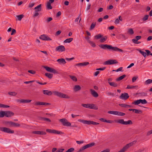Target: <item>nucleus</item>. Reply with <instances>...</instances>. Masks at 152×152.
<instances>
[{"mask_svg": "<svg viewBox=\"0 0 152 152\" xmlns=\"http://www.w3.org/2000/svg\"><path fill=\"white\" fill-rule=\"evenodd\" d=\"M99 46L102 48L104 49L111 50L112 51H118L122 52L123 51L117 47H113L111 45L107 44H101L99 45Z\"/></svg>", "mask_w": 152, "mask_h": 152, "instance_id": "1", "label": "nucleus"}, {"mask_svg": "<svg viewBox=\"0 0 152 152\" xmlns=\"http://www.w3.org/2000/svg\"><path fill=\"white\" fill-rule=\"evenodd\" d=\"M78 121L82 122L84 124L88 125L92 124L95 125L99 124V123L94 122L92 121H87L84 120L79 119Z\"/></svg>", "mask_w": 152, "mask_h": 152, "instance_id": "2", "label": "nucleus"}, {"mask_svg": "<svg viewBox=\"0 0 152 152\" xmlns=\"http://www.w3.org/2000/svg\"><path fill=\"white\" fill-rule=\"evenodd\" d=\"M81 106L87 108L93 109L96 110L98 109L97 107L95 105L93 104H81Z\"/></svg>", "mask_w": 152, "mask_h": 152, "instance_id": "3", "label": "nucleus"}, {"mask_svg": "<svg viewBox=\"0 0 152 152\" xmlns=\"http://www.w3.org/2000/svg\"><path fill=\"white\" fill-rule=\"evenodd\" d=\"M54 94L59 97L69 99V97L66 94L59 92L58 91H55L53 92Z\"/></svg>", "mask_w": 152, "mask_h": 152, "instance_id": "4", "label": "nucleus"}, {"mask_svg": "<svg viewBox=\"0 0 152 152\" xmlns=\"http://www.w3.org/2000/svg\"><path fill=\"white\" fill-rule=\"evenodd\" d=\"M44 68L47 70L48 72L53 73L54 74H60V73L58 71L55 69L53 68H50L47 66H44Z\"/></svg>", "mask_w": 152, "mask_h": 152, "instance_id": "5", "label": "nucleus"}, {"mask_svg": "<svg viewBox=\"0 0 152 152\" xmlns=\"http://www.w3.org/2000/svg\"><path fill=\"white\" fill-rule=\"evenodd\" d=\"M95 144V143L94 142H92L88 144L81 148L77 152H83V151L85 149L91 147L94 145Z\"/></svg>", "mask_w": 152, "mask_h": 152, "instance_id": "6", "label": "nucleus"}, {"mask_svg": "<svg viewBox=\"0 0 152 152\" xmlns=\"http://www.w3.org/2000/svg\"><path fill=\"white\" fill-rule=\"evenodd\" d=\"M0 131L4 132L9 133L13 134L14 133V131L11 130L10 129L5 127H2L0 128Z\"/></svg>", "mask_w": 152, "mask_h": 152, "instance_id": "7", "label": "nucleus"}, {"mask_svg": "<svg viewBox=\"0 0 152 152\" xmlns=\"http://www.w3.org/2000/svg\"><path fill=\"white\" fill-rule=\"evenodd\" d=\"M59 121L64 126H69L71 125V124L69 122H68L66 118L61 119H59Z\"/></svg>", "mask_w": 152, "mask_h": 152, "instance_id": "8", "label": "nucleus"}, {"mask_svg": "<svg viewBox=\"0 0 152 152\" xmlns=\"http://www.w3.org/2000/svg\"><path fill=\"white\" fill-rule=\"evenodd\" d=\"M118 62L115 60H110L106 61L104 63V65H111L115 64H117Z\"/></svg>", "mask_w": 152, "mask_h": 152, "instance_id": "9", "label": "nucleus"}, {"mask_svg": "<svg viewBox=\"0 0 152 152\" xmlns=\"http://www.w3.org/2000/svg\"><path fill=\"white\" fill-rule=\"evenodd\" d=\"M7 124H8L10 127H18L20 126V124L12 121H7Z\"/></svg>", "mask_w": 152, "mask_h": 152, "instance_id": "10", "label": "nucleus"}, {"mask_svg": "<svg viewBox=\"0 0 152 152\" xmlns=\"http://www.w3.org/2000/svg\"><path fill=\"white\" fill-rule=\"evenodd\" d=\"M39 38L43 40L49 41L52 40L50 38L45 34H43L41 35L39 37Z\"/></svg>", "mask_w": 152, "mask_h": 152, "instance_id": "11", "label": "nucleus"}, {"mask_svg": "<svg viewBox=\"0 0 152 152\" xmlns=\"http://www.w3.org/2000/svg\"><path fill=\"white\" fill-rule=\"evenodd\" d=\"M65 50L66 49L62 45L57 47L56 48V51L61 52L65 51Z\"/></svg>", "mask_w": 152, "mask_h": 152, "instance_id": "12", "label": "nucleus"}, {"mask_svg": "<svg viewBox=\"0 0 152 152\" xmlns=\"http://www.w3.org/2000/svg\"><path fill=\"white\" fill-rule=\"evenodd\" d=\"M129 97L128 94L126 93H122L120 96L119 98L121 99L126 100L128 99Z\"/></svg>", "mask_w": 152, "mask_h": 152, "instance_id": "13", "label": "nucleus"}, {"mask_svg": "<svg viewBox=\"0 0 152 152\" xmlns=\"http://www.w3.org/2000/svg\"><path fill=\"white\" fill-rule=\"evenodd\" d=\"M4 115V116L7 117H10L13 116L14 114L13 112L10 111H5Z\"/></svg>", "mask_w": 152, "mask_h": 152, "instance_id": "14", "label": "nucleus"}, {"mask_svg": "<svg viewBox=\"0 0 152 152\" xmlns=\"http://www.w3.org/2000/svg\"><path fill=\"white\" fill-rule=\"evenodd\" d=\"M57 61L60 64L64 65L66 63L65 60L63 58H59L57 60Z\"/></svg>", "mask_w": 152, "mask_h": 152, "instance_id": "15", "label": "nucleus"}, {"mask_svg": "<svg viewBox=\"0 0 152 152\" xmlns=\"http://www.w3.org/2000/svg\"><path fill=\"white\" fill-rule=\"evenodd\" d=\"M49 103L46 102H37L35 103V105H47L49 104Z\"/></svg>", "mask_w": 152, "mask_h": 152, "instance_id": "16", "label": "nucleus"}, {"mask_svg": "<svg viewBox=\"0 0 152 152\" xmlns=\"http://www.w3.org/2000/svg\"><path fill=\"white\" fill-rule=\"evenodd\" d=\"M32 133L34 134H40V135H45L46 133L45 132L41 131H34L32 132Z\"/></svg>", "mask_w": 152, "mask_h": 152, "instance_id": "17", "label": "nucleus"}, {"mask_svg": "<svg viewBox=\"0 0 152 152\" xmlns=\"http://www.w3.org/2000/svg\"><path fill=\"white\" fill-rule=\"evenodd\" d=\"M90 91L91 94L94 97H97L99 95L98 93L94 90L92 89H91Z\"/></svg>", "mask_w": 152, "mask_h": 152, "instance_id": "18", "label": "nucleus"}, {"mask_svg": "<svg viewBox=\"0 0 152 152\" xmlns=\"http://www.w3.org/2000/svg\"><path fill=\"white\" fill-rule=\"evenodd\" d=\"M35 12L40 11L42 10L41 4H40L34 8Z\"/></svg>", "mask_w": 152, "mask_h": 152, "instance_id": "19", "label": "nucleus"}, {"mask_svg": "<svg viewBox=\"0 0 152 152\" xmlns=\"http://www.w3.org/2000/svg\"><path fill=\"white\" fill-rule=\"evenodd\" d=\"M43 92L44 94H46L48 96L51 95L52 94V92L48 90H44L43 91Z\"/></svg>", "mask_w": 152, "mask_h": 152, "instance_id": "20", "label": "nucleus"}, {"mask_svg": "<svg viewBox=\"0 0 152 152\" xmlns=\"http://www.w3.org/2000/svg\"><path fill=\"white\" fill-rule=\"evenodd\" d=\"M141 38L140 36H137L135 37L136 39H133L132 40V41L134 43H136L138 40L140 39Z\"/></svg>", "mask_w": 152, "mask_h": 152, "instance_id": "21", "label": "nucleus"}, {"mask_svg": "<svg viewBox=\"0 0 152 152\" xmlns=\"http://www.w3.org/2000/svg\"><path fill=\"white\" fill-rule=\"evenodd\" d=\"M73 89L75 91H77L81 89V87L79 85H75L73 88Z\"/></svg>", "mask_w": 152, "mask_h": 152, "instance_id": "22", "label": "nucleus"}, {"mask_svg": "<svg viewBox=\"0 0 152 152\" xmlns=\"http://www.w3.org/2000/svg\"><path fill=\"white\" fill-rule=\"evenodd\" d=\"M52 132L53 134H63V133L62 132L57 130L55 129H53Z\"/></svg>", "mask_w": 152, "mask_h": 152, "instance_id": "23", "label": "nucleus"}, {"mask_svg": "<svg viewBox=\"0 0 152 152\" xmlns=\"http://www.w3.org/2000/svg\"><path fill=\"white\" fill-rule=\"evenodd\" d=\"M138 88V86H130L128 85L126 87V89H132V88H136L137 89Z\"/></svg>", "mask_w": 152, "mask_h": 152, "instance_id": "24", "label": "nucleus"}, {"mask_svg": "<svg viewBox=\"0 0 152 152\" xmlns=\"http://www.w3.org/2000/svg\"><path fill=\"white\" fill-rule=\"evenodd\" d=\"M140 103V99L137 100L132 103V104L138 105Z\"/></svg>", "mask_w": 152, "mask_h": 152, "instance_id": "25", "label": "nucleus"}, {"mask_svg": "<svg viewBox=\"0 0 152 152\" xmlns=\"http://www.w3.org/2000/svg\"><path fill=\"white\" fill-rule=\"evenodd\" d=\"M102 36L101 34H99L94 36V38L96 39H101L102 37Z\"/></svg>", "mask_w": 152, "mask_h": 152, "instance_id": "26", "label": "nucleus"}, {"mask_svg": "<svg viewBox=\"0 0 152 152\" xmlns=\"http://www.w3.org/2000/svg\"><path fill=\"white\" fill-rule=\"evenodd\" d=\"M126 77V75H123L122 76L118 77L117 79H116V81H120L123 78H124L125 77Z\"/></svg>", "mask_w": 152, "mask_h": 152, "instance_id": "27", "label": "nucleus"}, {"mask_svg": "<svg viewBox=\"0 0 152 152\" xmlns=\"http://www.w3.org/2000/svg\"><path fill=\"white\" fill-rule=\"evenodd\" d=\"M24 15H17L16 19V20H21L23 18Z\"/></svg>", "mask_w": 152, "mask_h": 152, "instance_id": "28", "label": "nucleus"}, {"mask_svg": "<svg viewBox=\"0 0 152 152\" xmlns=\"http://www.w3.org/2000/svg\"><path fill=\"white\" fill-rule=\"evenodd\" d=\"M45 75L50 79L53 77V75L48 73H46L45 74Z\"/></svg>", "mask_w": 152, "mask_h": 152, "instance_id": "29", "label": "nucleus"}, {"mask_svg": "<svg viewBox=\"0 0 152 152\" xmlns=\"http://www.w3.org/2000/svg\"><path fill=\"white\" fill-rule=\"evenodd\" d=\"M73 39L72 38L67 39L65 40L64 42L65 43H70L73 40Z\"/></svg>", "mask_w": 152, "mask_h": 152, "instance_id": "30", "label": "nucleus"}, {"mask_svg": "<svg viewBox=\"0 0 152 152\" xmlns=\"http://www.w3.org/2000/svg\"><path fill=\"white\" fill-rule=\"evenodd\" d=\"M137 50L145 58L146 57V53L145 52L139 49Z\"/></svg>", "mask_w": 152, "mask_h": 152, "instance_id": "31", "label": "nucleus"}, {"mask_svg": "<svg viewBox=\"0 0 152 152\" xmlns=\"http://www.w3.org/2000/svg\"><path fill=\"white\" fill-rule=\"evenodd\" d=\"M137 94L139 95V96H146L147 95V93L144 92L139 93Z\"/></svg>", "mask_w": 152, "mask_h": 152, "instance_id": "32", "label": "nucleus"}, {"mask_svg": "<svg viewBox=\"0 0 152 152\" xmlns=\"http://www.w3.org/2000/svg\"><path fill=\"white\" fill-rule=\"evenodd\" d=\"M96 22H93L91 23L90 28V30L93 29L95 27L96 25Z\"/></svg>", "mask_w": 152, "mask_h": 152, "instance_id": "33", "label": "nucleus"}, {"mask_svg": "<svg viewBox=\"0 0 152 152\" xmlns=\"http://www.w3.org/2000/svg\"><path fill=\"white\" fill-rule=\"evenodd\" d=\"M128 33L130 35H132L134 33V31L132 28H129L128 30Z\"/></svg>", "mask_w": 152, "mask_h": 152, "instance_id": "34", "label": "nucleus"}, {"mask_svg": "<svg viewBox=\"0 0 152 152\" xmlns=\"http://www.w3.org/2000/svg\"><path fill=\"white\" fill-rule=\"evenodd\" d=\"M109 84L110 86L114 87H116L118 86V85L117 83L114 82L109 83Z\"/></svg>", "mask_w": 152, "mask_h": 152, "instance_id": "35", "label": "nucleus"}, {"mask_svg": "<svg viewBox=\"0 0 152 152\" xmlns=\"http://www.w3.org/2000/svg\"><path fill=\"white\" fill-rule=\"evenodd\" d=\"M31 100L29 99H22L21 102L22 103H28L31 102Z\"/></svg>", "mask_w": 152, "mask_h": 152, "instance_id": "36", "label": "nucleus"}, {"mask_svg": "<svg viewBox=\"0 0 152 152\" xmlns=\"http://www.w3.org/2000/svg\"><path fill=\"white\" fill-rule=\"evenodd\" d=\"M117 112L118 111H110L108 112V113L111 114L117 115Z\"/></svg>", "mask_w": 152, "mask_h": 152, "instance_id": "37", "label": "nucleus"}, {"mask_svg": "<svg viewBox=\"0 0 152 152\" xmlns=\"http://www.w3.org/2000/svg\"><path fill=\"white\" fill-rule=\"evenodd\" d=\"M124 121L123 119H122L117 120L116 121V122L118 123L124 125Z\"/></svg>", "mask_w": 152, "mask_h": 152, "instance_id": "38", "label": "nucleus"}, {"mask_svg": "<svg viewBox=\"0 0 152 152\" xmlns=\"http://www.w3.org/2000/svg\"><path fill=\"white\" fill-rule=\"evenodd\" d=\"M107 37L106 36L100 39V42H103L107 40Z\"/></svg>", "mask_w": 152, "mask_h": 152, "instance_id": "39", "label": "nucleus"}, {"mask_svg": "<svg viewBox=\"0 0 152 152\" xmlns=\"http://www.w3.org/2000/svg\"><path fill=\"white\" fill-rule=\"evenodd\" d=\"M10 107L9 106L0 103V108H7V107Z\"/></svg>", "mask_w": 152, "mask_h": 152, "instance_id": "40", "label": "nucleus"}, {"mask_svg": "<svg viewBox=\"0 0 152 152\" xmlns=\"http://www.w3.org/2000/svg\"><path fill=\"white\" fill-rule=\"evenodd\" d=\"M69 76L70 78L71 79L75 81H77V78L75 76L72 75H69Z\"/></svg>", "mask_w": 152, "mask_h": 152, "instance_id": "41", "label": "nucleus"}, {"mask_svg": "<svg viewBox=\"0 0 152 152\" xmlns=\"http://www.w3.org/2000/svg\"><path fill=\"white\" fill-rule=\"evenodd\" d=\"M47 8L48 10L51 9H52V7L51 5V4L49 2L47 3Z\"/></svg>", "mask_w": 152, "mask_h": 152, "instance_id": "42", "label": "nucleus"}, {"mask_svg": "<svg viewBox=\"0 0 152 152\" xmlns=\"http://www.w3.org/2000/svg\"><path fill=\"white\" fill-rule=\"evenodd\" d=\"M93 47H95L96 45V44L92 41H89V42H88Z\"/></svg>", "mask_w": 152, "mask_h": 152, "instance_id": "43", "label": "nucleus"}, {"mask_svg": "<svg viewBox=\"0 0 152 152\" xmlns=\"http://www.w3.org/2000/svg\"><path fill=\"white\" fill-rule=\"evenodd\" d=\"M125 113L121 112L118 111L117 113V115L119 116H123L125 115Z\"/></svg>", "mask_w": 152, "mask_h": 152, "instance_id": "44", "label": "nucleus"}, {"mask_svg": "<svg viewBox=\"0 0 152 152\" xmlns=\"http://www.w3.org/2000/svg\"><path fill=\"white\" fill-rule=\"evenodd\" d=\"M152 83V80L149 79L146 80L145 83L147 84H148L151 83Z\"/></svg>", "mask_w": 152, "mask_h": 152, "instance_id": "45", "label": "nucleus"}, {"mask_svg": "<svg viewBox=\"0 0 152 152\" xmlns=\"http://www.w3.org/2000/svg\"><path fill=\"white\" fill-rule=\"evenodd\" d=\"M134 112L135 113L137 114L141 113H142V111L140 110L136 109H134Z\"/></svg>", "mask_w": 152, "mask_h": 152, "instance_id": "46", "label": "nucleus"}, {"mask_svg": "<svg viewBox=\"0 0 152 152\" xmlns=\"http://www.w3.org/2000/svg\"><path fill=\"white\" fill-rule=\"evenodd\" d=\"M147 101L145 99H140V103L142 104H145L147 103Z\"/></svg>", "mask_w": 152, "mask_h": 152, "instance_id": "47", "label": "nucleus"}, {"mask_svg": "<svg viewBox=\"0 0 152 152\" xmlns=\"http://www.w3.org/2000/svg\"><path fill=\"white\" fill-rule=\"evenodd\" d=\"M8 94L12 96H15L17 94V93L15 92H9Z\"/></svg>", "mask_w": 152, "mask_h": 152, "instance_id": "48", "label": "nucleus"}, {"mask_svg": "<svg viewBox=\"0 0 152 152\" xmlns=\"http://www.w3.org/2000/svg\"><path fill=\"white\" fill-rule=\"evenodd\" d=\"M5 111H0V118L3 117L4 116Z\"/></svg>", "mask_w": 152, "mask_h": 152, "instance_id": "49", "label": "nucleus"}, {"mask_svg": "<svg viewBox=\"0 0 152 152\" xmlns=\"http://www.w3.org/2000/svg\"><path fill=\"white\" fill-rule=\"evenodd\" d=\"M149 15H145L142 18L143 21H146L148 19Z\"/></svg>", "mask_w": 152, "mask_h": 152, "instance_id": "50", "label": "nucleus"}, {"mask_svg": "<svg viewBox=\"0 0 152 152\" xmlns=\"http://www.w3.org/2000/svg\"><path fill=\"white\" fill-rule=\"evenodd\" d=\"M120 36L122 37V38L124 39H126L128 37H126L125 35L123 34H120Z\"/></svg>", "mask_w": 152, "mask_h": 152, "instance_id": "51", "label": "nucleus"}, {"mask_svg": "<svg viewBox=\"0 0 152 152\" xmlns=\"http://www.w3.org/2000/svg\"><path fill=\"white\" fill-rule=\"evenodd\" d=\"M122 69H123L122 67H120L116 70H113V71H116V72H118L119 71H122Z\"/></svg>", "mask_w": 152, "mask_h": 152, "instance_id": "52", "label": "nucleus"}, {"mask_svg": "<svg viewBox=\"0 0 152 152\" xmlns=\"http://www.w3.org/2000/svg\"><path fill=\"white\" fill-rule=\"evenodd\" d=\"M74 150V149L73 148H70L68 149L65 152H72Z\"/></svg>", "mask_w": 152, "mask_h": 152, "instance_id": "53", "label": "nucleus"}, {"mask_svg": "<svg viewBox=\"0 0 152 152\" xmlns=\"http://www.w3.org/2000/svg\"><path fill=\"white\" fill-rule=\"evenodd\" d=\"M82 66H85L89 64V63L88 62H86L82 63Z\"/></svg>", "mask_w": 152, "mask_h": 152, "instance_id": "54", "label": "nucleus"}, {"mask_svg": "<svg viewBox=\"0 0 152 152\" xmlns=\"http://www.w3.org/2000/svg\"><path fill=\"white\" fill-rule=\"evenodd\" d=\"M151 134H152V129L148 131L146 134V135L149 136Z\"/></svg>", "mask_w": 152, "mask_h": 152, "instance_id": "55", "label": "nucleus"}, {"mask_svg": "<svg viewBox=\"0 0 152 152\" xmlns=\"http://www.w3.org/2000/svg\"><path fill=\"white\" fill-rule=\"evenodd\" d=\"M42 119L44 121H47L49 122H51V120L48 118H42Z\"/></svg>", "mask_w": 152, "mask_h": 152, "instance_id": "56", "label": "nucleus"}, {"mask_svg": "<svg viewBox=\"0 0 152 152\" xmlns=\"http://www.w3.org/2000/svg\"><path fill=\"white\" fill-rule=\"evenodd\" d=\"M106 67H104L99 68H97L96 69V70H102L103 71L105 69Z\"/></svg>", "mask_w": 152, "mask_h": 152, "instance_id": "57", "label": "nucleus"}, {"mask_svg": "<svg viewBox=\"0 0 152 152\" xmlns=\"http://www.w3.org/2000/svg\"><path fill=\"white\" fill-rule=\"evenodd\" d=\"M126 105L127 104H119V105L120 106L122 107H125V108L126 107Z\"/></svg>", "mask_w": 152, "mask_h": 152, "instance_id": "58", "label": "nucleus"}, {"mask_svg": "<svg viewBox=\"0 0 152 152\" xmlns=\"http://www.w3.org/2000/svg\"><path fill=\"white\" fill-rule=\"evenodd\" d=\"M106 94L109 96H114V94L110 92H106Z\"/></svg>", "mask_w": 152, "mask_h": 152, "instance_id": "59", "label": "nucleus"}, {"mask_svg": "<svg viewBox=\"0 0 152 152\" xmlns=\"http://www.w3.org/2000/svg\"><path fill=\"white\" fill-rule=\"evenodd\" d=\"M53 20V18L51 17H49L47 19L46 21L47 23H48L51 21Z\"/></svg>", "mask_w": 152, "mask_h": 152, "instance_id": "60", "label": "nucleus"}, {"mask_svg": "<svg viewBox=\"0 0 152 152\" xmlns=\"http://www.w3.org/2000/svg\"><path fill=\"white\" fill-rule=\"evenodd\" d=\"M137 78L138 77L137 76L134 77L132 78V82H134L135 81V80L137 79Z\"/></svg>", "mask_w": 152, "mask_h": 152, "instance_id": "61", "label": "nucleus"}, {"mask_svg": "<svg viewBox=\"0 0 152 152\" xmlns=\"http://www.w3.org/2000/svg\"><path fill=\"white\" fill-rule=\"evenodd\" d=\"M145 51L147 53L146 55H147V56H149V55H151V52L149 50H145Z\"/></svg>", "mask_w": 152, "mask_h": 152, "instance_id": "62", "label": "nucleus"}, {"mask_svg": "<svg viewBox=\"0 0 152 152\" xmlns=\"http://www.w3.org/2000/svg\"><path fill=\"white\" fill-rule=\"evenodd\" d=\"M46 131L47 132L52 133V132H53V129H47L46 130Z\"/></svg>", "mask_w": 152, "mask_h": 152, "instance_id": "63", "label": "nucleus"}, {"mask_svg": "<svg viewBox=\"0 0 152 152\" xmlns=\"http://www.w3.org/2000/svg\"><path fill=\"white\" fill-rule=\"evenodd\" d=\"M145 150L144 148H142L141 149H139V150L137 151H136V152H143Z\"/></svg>", "mask_w": 152, "mask_h": 152, "instance_id": "64", "label": "nucleus"}]
</instances>
